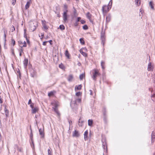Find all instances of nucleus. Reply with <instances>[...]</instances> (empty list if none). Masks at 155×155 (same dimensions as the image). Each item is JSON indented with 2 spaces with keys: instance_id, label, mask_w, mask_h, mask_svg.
<instances>
[{
  "instance_id": "1",
  "label": "nucleus",
  "mask_w": 155,
  "mask_h": 155,
  "mask_svg": "<svg viewBox=\"0 0 155 155\" xmlns=\"http://www.w3.org/2000/svg\"><path fill=\"white\" fill-rule=\"evenodd\" d=\"M51 104L53 106L52 108L54 109V111L57 113L58 118H60V114L57 108L59 106L58 103V102L54 101L52 102Z\"/></svg>"
},
{
  "instance_id": "2",
  "label": "nucleus",
  "mask_w": 155,
  "mask_h": 155,
  "mask_svg": "<svg viewBox=\"0 0 155 155\" xmlns=\"http://www.w3.org/2000/svg\"><path fill=\"white\" fill-rule=\"evenodd\" d=\"M111 4L110 5V3L107 6L106 5H104L102 8V11L103 14H106L110 9L111 7Z\"/></svg>"
},
{
  "instance_id": "3",
  "label": "nucleus",
  "mask_w": 155,
  "mask_h": 155,
  "mask_svg": "<svg viewBox=\"0 0 155 155\" xmlns=\"http://www.w3.org/2000/svg\"><path fill=\"white\" fill-rule=\"evenodd\" d=\"M37 25V23L35 21L30 22L29 28L30 30L32 31H34L36 28Z\"/></svg>"
},
{
  "instance_id": "4",
  "label": "nucleus",
  "mask_w": 155,
  "mask_h": 155,
  "mask_svg": "<svg viewBox=\"0 0 155 155\" xmlns=\"http://www.w3.org/2000/svg\"><path fill=\"white\" fill-rule=\"evenodd\" d=\"M18 43L19 46L22 48L23 47H26V43L25 41L20 40L18 41Z\"/></svg>"
},
{
  "instance_id": "5",
  "label": "nucleus",
  "mask_w": 155,
  "mask_h": 155,
  "mask_svg": "<svg viewBox=\"0 0 155 155\" xmlns=\"http://www.w3.org/2000/svg\"><path fill=\"white\" fill-rule=\"evenodd\" d=\"M101 40L102 41V43L104 45L105 41V34L103 32H102L101 34Z\"/></svg>"
},
{
  "instance_id": "6",
  "label": "nucleus",
  "mask_w": 155,
  "mask_h": 155,
  "mask_svg": "<svg viewBox=\"0 0 155 155\" xmlns=\"http://www.w3.org/2000/svg\"><path fill=\"white\" fill-rule=\"evenodd\" d=\"M99 75V73L98 71L96 70H94V72L93 74L92 78L93 79L95 80L96 77Z\"/></svg>"
},
{
  "instance_id": "7",
  "label": "nucleus",
  "mask_w": 155,
  "mask_h": 155,
  "mask_svg": "<svg viewBox=\"0 0 155 155\" xmlns=\"http://www.w3.org/2000/svg\"><path fill=\"white\" fill-rule=\"evenodd\" d=\"M72 136L73 137H78L79 136L80 134L78 131L76 130L73 132Z\"/></svg>"
},
{
  "instance_id": "8",
  "label": "nucleus",
  "mask_w": 155,
  "mask_h": 155,
  "mask_svg": "<svg viewBox=\"0 0 155 155\" xmlns=\"http://www.w3.org/2000/svg\"><path fill=\"white\" fill-rule=\"evenodd\" d=\"M67 10L64 12L63 15V20L65 22H66L67 20Z\"/></svg>"
},
{
  "instance_id": "9",
  "label": "nucleus",
  "mask_w": 155,
  "mask_h": 155,
  "mask_svg": "<svg viewBox=\"0 0 155 155\" xmlns=\"http://www.w3.org/2000/svg\"><path fill=\"white\" fill-rule=\"evenodd\" d=\"M153 69V67L151 63H149L147 68V70L148 71H152Z\"/></svg>"
},
{
  "instance_id": "10",
  "label": "nucleus",
  "mask_w": 155,
  "mask_h": 155,
  "mask_svg": "<svg viewBox=\"0 0 155 155\" xmlns=\"http://www.w3.org/2000/svg\"><path fill=\"white\" fill-rule=\"evenodd\" d=\"M42 22L43 27L45 29L47 30L48 28V27L46 25V22L45 21H42Z\"/></svg>"
},
{
  "instance_id": "11",
  "label": "nucleus",
  "mask_w": 155,
  "mask_h": 155,
  "mask_svg": "<svg viewBox=\"0 0 155 155\" xmlns=\"http://www.w3.org/2000/svg\"><path fill=\"white\" fill-rule=\"evenodd\" d=\"M88 131L87 130H86L84 134V138L85 140H87L88 139L87 135H88Z\"/></svg>"
},
{
  "instance_id": "12",
  "label": "nucleus",
  "mask_w": 155,
  "mask_h": 155,
  "mask_svg": "<svg viewBox=\"0 0 155 155\" xmlns=\"http://www.w3.org/2000/svg\"><path fill=\"white\" fill-rule=\"evenodd\" d=\"M38 110V108L36 107L32 109L31 112L33 114L35 113Z\"/></svg>"
},
{
  "instance_id": "13",
  "label": "nucleus",
  "mask_w": 155,
  "mask_h": 155,
  "mask_svg": "<svg viewBox=\"0 0 155 155\" xmlns=\"http://www.w3.org/2000/svg\"><path fill=\"white\" fill-rule=\"evenodd\" d=\"M149 6L150 7L151 9L152 10H154V4L153 3L152 1H150L149 3Z\"/></svg>"
},
{
  "instance_id": "14",
  "label": "nucleus",
  "mask_w": 155,
  "mask_h": 155,
  "mask_svg": "<svg viewBox=\"0 0 155 155\" xmlns=\"http://www.w3.org/2000/svg\"><path fill=\"white\" fill-rule=\"evenodd\" d=\"M28 60L27 59H25L23 61V64L24 66L25 67H26L28 65Z\"/></svg>"
},
{
  "instance_id": "15",
  "label": "nucleus",
  "mask_w": 155,
  "mask_h": 155,
  "mask_svg": "<svg viewBox=\"0 0 155 155\" xmlns=\"http://www.w3.org/2000/svg\"><path fill=\"white\" fill-rule=\"evenodd\" d=\"M73 76L71 75H70L68 78V80L69 81H71L73 79Z\"/></svg>"
},
{
  "instance_id": "16",
  "label": "nucleus",
  "mask_w": 155,
  "mask_h": 155,
  "mask_svg": "<svg viewBox=\"0 0 155 155\" xmlns=\"http://www.w3.org/2000/svg\"><path fill=\"white\" fill-rule=\"evenodd\" d=\"M39 132L41 136V137H44V133L43 132V130L41 129H39Z\"/></svg>"
},
{
  "instance_id": "17",
  "label": "nucleus",
  "mask_w": 155,
  "mask_h": 155,
  "mask_svg": "<svg viewBox=\"0 0 155 155\" xmlns=\"http://www.w3.org/2000/svg\"><path fill=\"white\" fill-rule=\"evenodd\" d=\"M87 17L90 20V21L91 22V15L90 14L89 12H88L86 14Z\"/></svg>"
},
{
  "instance_id": "18",
  "label": "nucleus",
  "mask_w": 155,
  "mask_h": 155,
  "mask_svg": "<svg viewBox=\"0 0 155 155\" xmlns=\"http://www.w3.org/2000/svg\"><path fill=\"white\" fill-rule=\"evenodd\" d=\"M82 87L81 85H79L78 86H76L75 88V90L76 91V90H80L81 89Z\"/></svg>"
},
{
  "instance_id": "19",
  "label": "nucleus",
  "mask_w": 155,
  "mask_h": 155,
  "mask_svg": "<svg viewBox=\"0 0 155 155\" xmlns=\"http://www.w3.org/2000/svg\"><path fill=\"white\" fill-rule=\"evenodd\" d=\"M88 125L89 126H91L93 123V121L92 120H89L88 121Z\"/></svg>"
},
{
  "instance_id": "20",
  "label": "nucleus",
  "mask_w": 155,
  "mask_h": 155,
  "mask_svg": "<svg viewBox=\"0 0 155 155\" xmlns=\"http://www.w3.org/2000/svg\"><path fill=\"white\" fill-rule=\"evenodd\" d=\"M30 5V1H28L27 2L26 5H25V8L26 9H27L29 8Z\"/></svg>"
},
{
  "instance_id": "21",
  "label": "nucleus",
  "mask_w": 155,
  "mask_h": 155,
  "mask_svg": "<svg viewBox=\"0 0 155 155\" xmlns=\"http://www.w3.org/2000/svg\"><path fill=\"white\" fill-rule=\"evenodd\" d=\"M23 50L22 48H21L19 50V51L20 52L19 53V55L20 56H21L22 55V53H24V52H23Z\"/></svg>"
},
{
  "instance_id": "22",
  "label": "nucleus",
  "mask_w": 155,
  "mask_h": 155,
  "mask_svg": "<svg viewBox=\"0 0 155 155\" xmlns=\"http://www.w3.org/2000/svg\"><path fill=\"white\" fill-rule=\"evenodd\" d=\"M135 2L136 5L138 6H139L140 4V0H135Z\"/></svg>"
},
{
  "instance_id": "23",
  "label": "nucleus",
  "mask_w": 155,
  "mask_h": 155,
  "mask_svg": "<svg viewBox=\"0 0 155 155\" xmlns=\"http://www.w3.org/2000/svg\"><path fill=\"white\" fill-rule=\"evenodd\" d=\"M155 133L154 132H153L151 134V139L152 141L153 140V139H154L155 138Z\"/></svg>"
},
{
  "instance_id": "24",
  "label": "nucleus",
  "mask_w": 155,
  "mask_h": 155,
  "mask_svg": "<svg viewBox=\"0 0 155 155\" xmlns=\"http://www.w3.org/2000/svg\"><path fill=\"white\" fill-rule=\"evenodd\" d=\"M48 155H52V150L50 149H48Z\"/></svg>"
},
{
  "instance_id": "25",
  "label": "nucleus",
  "mask_w": 155,
  "mask_h": 155,
  "mask_svg": "<svg viewBox=\"0 0 155 155\" xmlns=\"http://www.w3.org/2000/svg\"><path fill=\"white\" fill-rule=\"evenodd\" d=\"M80 53L84 56L86 57L87 56V54L83 52L81 50H80Z\"/></svg>"
},
{
  "instance_id": "26",
  "label": "nucleus",
  "mask_w": 155,
  "mask_h": 155,
  "mask_svg": "<svg viewBox=\"0 0 155 155\" xmlns=\"http://www.w3.org/2000/svg\"><path fill=\"white\" fill-rule=\"evenodd\" d=\"M65 55L68 58H69V54L68 50H66L65 52Z\"/></svg>"
},
{
  "instance_id": "27",
  "label": "nucleus",
  "mask_w": 155,
  "mask_h": 155,
  "mask_svg": "<svg viewBox=\"0 0 155 155\" xmlns=\"http://www.w3.org/2000/svg\"><path fill=\"white\" fill-rule=\"evenodd\" d=\"M85 75L83 74L80 75L79 76V78L81 80H82L83 78L84 77Z\"/></svg>"
},
{
  "instance_id": "28",
  "label": "nucleus",
  "mask_w": 155,
  "mask_h": 155,
  "mask_svg": "<svg viewBox=\"0 0 155 155\" xmlns=\"http://www.w3.org/2000/svg\"><path fill=\"white\" fill-rule=\"evenodd\" d=\"M79 40L81 44H82V45H83L84 44V41L83 38H81Z\"/></svg>"
},
{
  "instance_id": "29",
  "label": "nucleus",
  "mask_w": 155,
  "mask_h": 155,
  "mask_svg": "<svg viewBox=\"0 0 155 155\" xmlns=\"http://www.w3.org/2000/svg\"><path fill=\"white\" fill-rule=\"evenodd\" d=\"M30 137L31 140H32V139L33 138V134H32V133L31 130V134H30ZM32 142L33 146H34V144L33 142L32 141Z\"/></svg>"
},
{
  "instance_id": "30",
  "label": "nucleus",
  "mask_w": 155,
  "mask_h": 155,
  "mask_svg": "<svg viewBox=\"0 0 155 155\" xmlns=\"http://www.w3.org/2000/svg\"><path fill=\"white\" fill-rule=\"evenodd\" d=\"M59 28L61 30L64 29L65 27L63 25H61L59 26Z\"/></svg>"
},
{
  "instance_id": "31",
  "label": "nucleus",
  "mask_w": 155,
  "mask_h": 155,
  "mask_svg": "<svg viewBox=\"0 0 155 155\" xmlns=\"http://www.w3.org/2000/svg\"><path fill=\"white\" fill-rule=\"evenodd\" d=\"M104 62L103 61L101 62V65L103 69H104L105 68L104 67Z\"/></svg>"
},
{
  "instance_id": "32",
  "label": "nucleus",
  "mask_w": 155,
  "mask_h": 155,
  "mask_svg": "<svg viewBox=\"0 0 155 155\" xmlns=\"http://www.w3.org/2000/svg\"><path fill=\"white\" fill-rule=\"evenodd\" d=\"M54 95V92L53 91H51L48 93V95L49 97L53 96Z\"/></svg>"
},
{
  "instance_id": "33",
  "label": "nucleus",
  "mask_w": 155,
  "mask_h": 155,
  "mask_svg": "<svg viewBox=\"0 0 155 155\" xmlns=\"http://www.w3.org/2000/svg\"><path fill=\"white\" fill-rule=\"evenodd\" d=\"M106 19L107 21H109L110 20V16L109 15L107 16L106 17Z\"/></svg>"
},
{
  "instance_id": "34",
  "label": "nucleus",
  "mask_w": 155,
  "mask_h": 155,
  "mask_svg": "<svg viewBox=\"0 0 155 155\" xmlns=\"http://www.w3.org/2000/svg\"><path fill=\"white\" fill-rule=\"evenodd\" d=\"M81 93L80 92H77L76 93V95L77 96H78L81 95Z\"/></svg>"
},
{
  "instance_id": "35",
  "label": "nucleus",
  "mask_w": 155,
  "mask_h": 155,
  "mask_svg": "<svg viewBox=\"0 0 155 155\" xmlns=\"http://www.w3.org/2000/svg\"><path fill=\"white\" fill-rule=\"evenodd\" d=\"M83 28L84 30H87L88 29V27L87 25H85L83 26Z\"/></svg>"
},
{
  "instance_id": "36",
  "label": "nucleus",
  "mask_w": 155,
  "mask_h": 155,
  "mask_svg": "<svg viewBox=\"0 0 155 155\" xmlns=\"http://www.w3.org/2000/svg\"><path fill=\"white\" fill-rule=\"evenodd\" d=\"M12 43L13 44V46H14L15 45V41L13 39L12 40Z\"/></svg>"
},
{
  "instance_id": "37",
  "label": "nucleus",
  "mask_w": 155,
  "mask_h": 155,
  "mask_svg": "<svg viewBox=\"0 0 155 155\" xmlns=\"http://www.w3.org/2000/svg\"><path fill=\"white\" fill-rule=\"evenodd\" d=\"M80 120H79V121L78 125L80 126H82V125L83 122H80Z\"/></svg>"
},
{
  "instance_id": "38",
  "label": "nucleus",
  "mask_w": 155,
  "mask_h": 155,
  "mask_svg": "<svg viewBox=\"0 0 155 155\" xmlns=\"http://www.w3.org/2000/svg\"><path fill=\"white\" fill-rule=\"evenodd\" d=\"M81 101V99L80 98L77 99L76 100V102H80Z\"/></svg>"
},
{
  "instance_id": "39",
  "label": "nucleus",
  "mask_w": 155,
  "mask_h": 155,
  "mask_svg": "<svg viewBox=\"0 0 155 155\" xmlns=\"http://www.w3.org/2000/svg\"><path fill=\"white\" fill-rule=\"evenodd\" d=\"M151 98L153 101H154V99L155 98V94H153L151 96Z\"/></svg>"
},
{
  "instance_id": "40",
  "label": "nucleus",
  "mask_w": 155,
  "mask_h": 155,
  "mask_svg": "<svg viewBox=\"0 0 155 155\" xmlns=\"http://www.w3.org/2000/svg\"><path fill=\"white\" fill-rule=\"evenodd\" d=\"M16 2V0H12V4L13 5H14Z\"/></svg>"
},
{
  "instance_id": "41",
  "label": "nucleus",
  "mask_w": 155,
  "mask_h": 155,
  "mask_svg": "<svg viewBox=\"0 0 155 155\" xmlns=\"http://www.w3.org/2000/svg\"><path fill=\"white\" fill-rule=\"evenodd\" d=\"M12 31L13 32L14 31H15V28L13 26L12 27V28L11 29Z\"/></svg>"
},
{
  "instance_id": "42",
  "label": "nucleus",
  "mask_w": 155,
  "mask_h": 155,
  "mask_svg": "<svg viewBox=\"0 0 155 155\" xmlns=\"http://www.w3.org/2000/svg\"><path fill=\"white\" fill-rule=\"evenodd\" d=\"M44 33H41V39L43 38L44 37Z\"/></svg>"
},
{
  "instance_id": "43",
  "label": "nucleus",
  "mask_w": 155,
  "mask_h": 155,
  "mask_svg": "<svg viewBox=\"0 0 155 155\" xmlns=\"http://www.w3.org/2000/svg\"><path fill=\"white\" fill-rule=\"evenodd\" d=\"M80 21L82 24H84L85 23V21L84 20H81Z\"/></svg>"
},
{
  "instance_id": "44",
  "label": "nucleus",
  "mask_w": 155,
  "mask_h": 155,
  "mask_svg": "<svg viewBox=\"0 0 155 155\" xmlns=\"http://www.w3.org/2000/svg\"><path fill=\"white\" fill-rule=\"evenodd\" d=\"M48 42V41H45L43 42V45H46V43H47Z\"/></svg>"
},
{
  "instance_id": "45",
  "label": "nucleus",
  "mask_w": 155,
  "mask_h": 155,
  "mask_svg": "<svg viewBox=\"0 0 155 155\" xmlns=\"http://www.w3.org/2000/svg\"><path fill=\"white\" fill-rule=\"evenodd\" d=\"M30 106L31 107V108L32 109L34 108L33 105H34V104L32 103L31 104H30Z\"/></svg>"
},
{
  "instance_id": "46",
  "label": "nucleus",
  "mask_w": 155,
  "mask_h": 155,
  "mask_svg": "<svg viewBox=\"0 0 155 155\" xmlns=\"http://www.w3.org/2000/svg\"><path fill=\"white\" fill-rule=\"evenodd\" d=\"M24 37L26 38V39H27V36L26 33H24Z\"/></svg>"
},
{
  "instance_id": "47",
  "label": "nucleus",
  "mask_w": 155,
  "mask_h": 155,
  "mask_svg": "<svg viewBox=\"0 0 155 155\" xmlns=\"http://www.w3.org/2000/svg\"><path fill=\"white\" fill-rule=\"evenodd\" d=\"M32 102H31V99H30L29 100V101H28V104H32Z\"/></svg>"
},
{
  "instance_id": "48",
  "label": "nucleus",
  "mask_w": 155,
  "mask_h": 155,
  "mask_svg": "<svg viewBox=\"0 0 155 155\" xmlns=\"http://www.w3.org/2000/svg\"><path fill=\"white\" fill-rule=\"evenodd\" d=\"M81 18L80 17H78L77 18V22L79 21L81 19Z\"/></svg>"
},
{
  "instance_id": "49",
  "label": "nucleus",
  "mask_w": 155,
  "mask_h": 155,
  "mask_svg": "<svg viewBox=\"0 0 155 155\" xmlns=\"http://www.w3.org/2000/svg\"><path fill=\"white\" fill-rule=\"evenodd\" d=\"M4 34H6L7 33V31L6 30H5V29H4Z\"/></svg>"
},
{
  "instance_id": "50",
  "label": "nucleus",
  "mask_w": 155,
  "mask_h": 155,
  "mask_svg": "<svg viewBox=\"0 0 155 155\" xmlns=\"http://www.w3.org/2000/svg\"><path fill=\"white\" fill-rule=\"evenodd\" d=\"M48 41V42H49L50 43V45H51L52 44L51 42L52 41L51 40H49V41Z\"/></svg>"
},
{
  "instance_id": "51",
  "label": "nucleus",
  "mask_w": 155,
  "mask_h": 155,
  "mask_svg": "<svg viewBox=\"0 0 155 155\" xmlns=\"http://www.w3.org/2000/svg\"><path fill=\"white\" fill-rule=\"evenodd\" d=\"M4 37L5 40H5H6V34H4Z\"/></svg>"
},
{
  "instance_id": "52",
  "label": "nucleus",
  "mask_w": 155,
  "mask_h": 155,
  "mask_svg": "<svg viewBox=\"0 0 155 155\" xmlns=\"http://www.w3.org/2000/svg\"><path fill=\"white\" fill-rule=\"evenodd\" d=\"M2 102H3V101H2V98L1 99L0 98V104H2Z\"/></svg>"
},
{
  "instance_id": "53",
  "label": "nucleus",
  "mask_w": 155,
  "mask_h": 155,
  "mask_svg": "<svg viewBox=\"0 0 155 155\" xmlns=\"http://www.w3.org/2000/svg\"><path fill=\"white\" fill-rule=\"evenodd\" d=\"M89 91L90 92V94L92 95V91L91 90H90Z\"/></svg>"
},
{
  "instance_id": "54",
  "label": "nucleus",
  "mask_w": 155,
  "mask_h": 155,
  "mask_svg": "<svg viewBox=\"0 0 155 155\" xmlns=\"http://www.w3.org/2000/svg\"><path fill=\"white\" fill-rule=\"evenodd\" d=\"M26 40H27V42L28 43V44H29V41L28 39L27 38V39H26Z\"/></svg>"
},
{
  "instance_id": "55",
  "label": "nucleus",
  "mask_w": 155,
  "mask_h": 155,
  "mask_svg": "<svg viewBox=\"0 0 155 155\" xmlns=\"http://www.w3.org/2000/svg\"><path fill=\"white\" fill-rule=\"evenodd\" d=\"M8 113H6V114H5V115H6V117H7L8 116Z\"/></svg>"
},
{
  "instance_id": "56",
  "label": "nucleus",
  "mask_w": 155,
  "mask_h": 155,
  "mask_svg": "<svg viewBox=\"0 0 155 155\" xmlns=\"http://www.w3.org/2000/svg\"><path fill=\"white\" fill-rule=\"evenodd\" d=\"M153 77V78H154V80L155 81V74H154Z\"/></svg>"
},
{
  "instance_id": "57",
  "label": "nucleus",
  "mask_w": 155,
  "mask_h": 155,
  "mask_svg": "<svg viewBox=\"0 0 155 155\" xmlns=\"http://www.w3.org/2000/svg\"><path fill=\"white\" fill-rule=\"evenodd\" d=\"M24 33H26V30L25 29L24 30Z\"/></svg>"
},
{
  "instance_id": "58",
  "label": "nucleus",
  "mask_w": 155,
  "mask_h": 155,
  "mask_svg": "<svg viewBox=\"0 0 155 155\" xmlns=\"http://www.w3.org/2000/svg\"><path fill=\"white\" fill-rule=\"evenodd\" d=\"M18 150L20 151V152L21 151V149H18Z\"/></svg>"
},
{
  "instance_id": "59",
  "label": "nucleus",
  "mask_w": 155,
  "mask_h": 155,
  "mask_svg": "<svg viewBox=\"0 0 155 155\" xmlns=\"http://www.w3.org/2000/svg\"><path fill=\"white\" fill-rule=\"evenodd\" d=\"M69 123L70 124V123H71V122H70V121H69Z\"/></svg>"
},
{
  "instance_id": "60",
  "label": "nucleus",
  "mask_w": 155,
  "mask_h": 155,
  "mask_svg": "<svg viewBox=\"0 0 155 155\" xmlns=\"http://www.w3.org/2000/svg\"><path fill=\"white\" fill-rule=\"evenodd\" d=\"M69 123L70 124V123H71V122H70V121H69Z\"/></svg>"
},
{
  "instance_id": "61",
  "label": "nucleus",
  "mask_w": 155,
  "mask_h": 155,
  "mask_svg": "<svg viewBox=\"0 0 155 155\" xmlns=\"http://www.w3.org/2000/svg\"><path fill=\"white\" fill-rule=\"evenodd\" d=\"M69 123L70 124V123H71V122H70V121H69Z\"/></svg>"
},
{
  "instance_id": "62",
  "label": "nucleus",
  "mask_w": 155,
  "mask_h": 155,
  "mask_svg": "<svg viewBox=\"0 0 155 155\" xmlns=\"http://www.w3.org/2000/svg\"><path fill=\"white\" fill-rule=\"evenodd\" d=\"M48 38V36H47V37H46V38L47 39Z\"/></svg>"
},
{
  "instance_id": "63",
  "label": "nucleus",
  "mask_w": 155,
  "mask_h": 155,
  "mask_svg": "<svg viewBox=\"0 0 155 155\" xmlns=\"http://www.w3.org/2000/svg\"><path fill=\"white\" fill-rule=\"evenodd\" d=\"M0 98L1 99V97L0 96Z\"/></svg>"
}]
</instances>
